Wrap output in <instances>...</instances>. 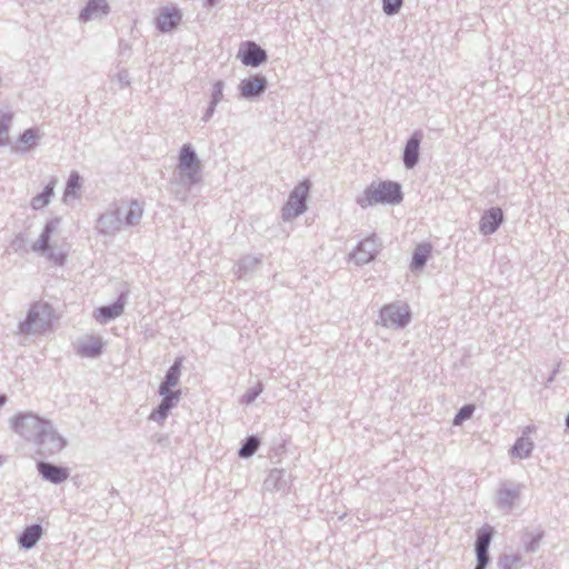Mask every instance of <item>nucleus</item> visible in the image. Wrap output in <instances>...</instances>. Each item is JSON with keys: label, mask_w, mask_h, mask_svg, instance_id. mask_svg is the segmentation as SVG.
<instances>
[{"label": "nucleus", "mask_w": 569, "mask_h": 569, "mask_svg": "<svg viewBox=\"0 0 569 569\" xmlns=\"http://www.w3.org/2000/svg\"><path fill=\"white\" fill-rule=\"evenodd\" d=\"M53 231V223L47 224L40 238L34 242L33 250L46 253L48 260L54 266H62L69 251V243L63 237L53 239L51 243Z\"/></svg>", "instance_id": "1"}, {"label": "nucleus", "mask_w": 569, "mask_h": 569, "mask_svg": "<svg viewBox=\"0 0 569 569\" xmlns=\"http://www.w3.org/2000/svg\"><path fill=\"white\" fill-rule=\"evenodd\" d=\"M12 429L27 440L42 443L52 428L50 423L32 413L18 415L12 419Z\"/></svg>", "instance_id": "2"}, {"label": "nucleus", "mask_w": 569, "mask_h": 569, "mask_svg": "<svg viewBox=\"0 0 569 569\" xmlns=\"http://www.w3.org/2000/svg\"><path fill=\"white\" fill-rule=\"evenodd\" d=\"M402 200L400 186L396 182L383 181L368 187L363 197L359 199L362 207L377 203H399Z\"/></svg>", "instance_id": "3"}, {"label": "nucleus", "mask_w": 569, "mask_h": 569, "mask_svg": "<svg viewBox=\"0 0 569 569\" xmlns=\"http://www.w3.org/2000/svg\"><path fill=\"white\" fill-rule=\"evenodd\" d=\"M54 319L53 310L48 303H37L31 308L21 330L27 335L44 332L51 328Z\"/></svg>", "instance_id": "4"}, {"label": "nucleus", "mask_w": 569, "mask_h": 569, "mask_svg": "<svg viewBox=\"0 0 569 569\" xmlns=\"http://www.w3.org/2000/svg\"><path fill=\"white\" fill-rule=\"evenodd\" d=\"M310 189L309 181H302L290 193L288 201L282 208L284 219H292L306 210V199Z\"/></svg>", "instance_id": "5"}, {"label": "nucleus", "mask_w": 569, "mask_h": 569, "mask_svg": "<svg viewBox=\"0 0 569 569\" xmlns=\"http://www.w3.org/2000/svg\"><path fill=\"white\" fill-rule=\"evenodd\" d=\"M381 320L385 326L403 327L410 320V312L406 305H388L381 310Z\"/></svg>", "instance_id": "6"}, {"label": "nucleus", "mask_w": 569, "mask_h": 569, "mask_svg": "<svg viewBox=\"0 0 569 569\" xmlns=\"http://www.w3.org/2000/svg\"><path fill=\"white\" fill-rule=\"evenodd\" d=\"M379 248L380 243L376 237H367L358 243L351 253V259L358 264L368 263L373 260Z\"/></svg>", "instance_id": "7"}, {"label": "nucleus", "mask_w": 569, "mask_h": 569, "mask_svg": "<svg viewBox=\"0 0 569 569\" xmlns=\"http://www.w3.org/2000/svg\"><path fill=\"white\" fill-rule=\"evenodd\" d=\"M238 58L246 66H259L267 59L264 50L258 47L254 42H244L241 44Z\"/></svg>", "instance_id": "8"}, {"label": "nucleus", "mask_w": 569, "mask_h": 569, "mask_svg": "<svg viewBox=\"0 0 569 569\" xmlns=\"http://www.w3.org/2000/svg\"><path fill=\"white\" fill-rule=\"evenodd\" d=\"M178 168L181 174H186L191 179L199 171L200 162L189 144L181 148Z\"/></svg>", "instance_id": "9"}, {"label": "nucleus", "mask_w": 569, "mask_h": 569, "mask_svg": "<svg viewBox=\"0 0 569 569\" xmlns=\"http://www.w3.org/2000/svg\"><path fill=\"white\" fill-rule=\"evenodd\" d=\"M181 21V13L176 8H163L158 18L157 26L162 32H170L178 27Z\"/></svg>", "instance_id": "10"}, {"label": "nucleus", "mask_w": 569, "mask_h": 569, "mask_svg": "<svg viewBox=\"0 0 569 569\" xmlns=\"http://www.w3.org/2000/svg\"><path fill=\"white\" fill-rule=\"evenodd\" d=\"M38 470L43 478L53 483L63 482L69 477V472L66 468L57 467L47 462H39Z\"/></svg>", "instance_id": "11"}, {"label": "nucleus", "mask_w": 569, "mask_h": 569, "mask_svg": "<svg viewBox=\"0 0 569 569\" xmlns=\"http://www.w3.org/2000/svg\"><path fill=\"white\" fill-rule=\"evenodd\" d=\"M502 211L499 208H493L486 212L480 221V231L485 234H490L497 230L502 221Z\"/></svg>", "instance_id": "12"}, {"label": "nucleus", "mask_w": 569, "mask_h": 569, "mask_svg": "<svg viewBox=\"0 0 569 569\" xmlns=\"http://www.w3.org/2000/svg\"><path fill=\"white\" fill-rule=\"evenodd\" d=\"M267 81L263 77L254 76L241 81L240 91L246 98L258 96L266 88Z\"/></svg>", "instance_id": "13"}, {"label": "nucleus", "mask_w": 569, "mask_h": 569, "mask_svg": "<svg viewBox=\"0 0 569 569\" xmlns=\"http://www.w3.org/2000/svg\"><path fill=\"white\" fill-rule=\"evenodd\" d=\"M161 396L163 397L161 403L150 416L151 419L158 421L166 419L168 411L173 407L174 402L178 401L180 391L166 392V395Z\"/></svg>", "instance_id": "14"}, {"label": "nucleus", "mask_w": 569, "mask_h": 569, "mask_svg": "<svg viewBox=\"0 0 569 569\" xmlns=\"http://www.w3.org/2000/svg\"><path fill=\"white\" fill-rule=\"evenodd\" d=\"M108 12L107 0H89L87 7L82 10L80 18L87 21L93 17L106 14Z\"/></svg>", "instance_id": "15"}, {"label": "nucleus", "mask_w": 569, "mask_h": 569, "mask_svg": "<svg viewBox=\"0 0 569 569\" xmlns=\"http://www.w3.org/2000/svg\"><path fill=\"white\" fill-rule=\"evenodd\" d=\"M180 367L181 361L177 360L171 368L168 370L166 375L164 381L160 386V395H166V392H172L170 389L171 387H174L178 385L179 377H180Z\"/></svg>", "instance_id": "16"}, {"label": "nucleus", "mask_w": 569, "mask_h": 569, "mask_svg": "<svg viewBox=\"0 0 569 569\" xmlns=\"http://www.w3.org/2000/svg\"><path fill=\"white\" fill-rule=\"evenodd\" d=\"M42 536V528L39 525L27 527L19 538V543L26 548H32Z\"/></svg>", "instance_id": "17"}, {"label": "nucleus", "mask_w": 569, "mask_h": 569, "mask_svg": "<svg viewBox=\"0 0 569 569\" xmlns=\"http://www.w3.org/2000/svg\"><path fill=\"white\" fill-rule=\"evenodd\" d=\"M123 311V303L117 302L112 306L101 307L96 310L94 318L97 321L104 323L110 319L119 317Z\"/></svg>", "instance_id": "18"}, {"label": "nucleus", "mask_w": 569, "mask_h": 569, "mask_svg": "<svg viewBox=\"0 0 569 569\" xmlns=\"http://www.w3.org/2000/svg\"><path fill=\"white\" fill-rule=\"evenodd\" d=\"M491 529H482L478 533L476 551L478 560L488 561V547L491 540Z\"/></svg>", "instance_id": "19"}, {"label": "nucleus", "mask_w": 569, "mask_h": 569, "mask_svg": "<svg viewBox=\"0 0 569 569\" xmlns=\"http://www.w3.org/2000/svg\"><path fill=\"white\" fill-rule=\"evenodd\" d=\"M101 349L102 342L96 337H90L83 340L78 347L79 353L84 357H96L101 352Z\"/></svg>", "instance_id": "20"}, {"label": "nucleus", "mask_w": 569, "mask_h": 569, "mask_svg": "<svg viewBox=\"0 0 569 569\" xmlns=\"http://www.w3.org/2000/svg\"><path fill=\"white\" fill-rule=\"evenodd\" d=\"M431 244L429 243H421L418 244L415 249L412 261H411V268L412 269H420L425 266L426 261L428 260L430 253H431Z\"/></svg>", "instance_id": "21"}, {"label": "nucleus", "mask_w": 569, "mask_h": 569, "mask_svg": "<svg viewBox=\"0 0 569 569\" xmlns=\"http://www.w3.org/2000/svg\"><path fill=\"white\" fill-rule=\"evenodd\" d=\"M419 154V139L412 137L406 146L403 161L408 168H412L418 161Z\"/></svg>", "instance_id": "22"}, {"label": "nucleus", "mask_w": 569, "mask_h": 569, "mask_svg": "<svg viewBox=\"0 0 569 569\" xmlns=\"http://www.w3.org/2000/svg\"><path fill=\"white\" fill-rule=\"evenodd\" d=\"M39 139V133L34 129L26 130L19 138L17 142V149L21 151H27L33 148L37 144Z\"/></svg>", "instance_id": "23"}, {"label": "nucleus", "mask_w": 569, "mask_h": 569, "mask_svg": "<svg viewBox=\"0 0 569 569\" xmlns=\"http://www.w3.org/2000/svg\"><path fill=\"white\" fill-rule=\"evenodd\" d=\"M53 193V183L48 184L43 192L32 199V207L34 209H41L49 203L50 197Z\"/></svg>", "instance_id": "24"}, {"label": "nucleus", "mask_w": 569, "mask_h": 569, "mask_svg": "<svg viewBox=\"0 0 569 569\" xmlns=\"http://www.w3.org/2000/svg\"><path fill=\"white\" fill-rule=\"evenodd\" d=\"M531 449V442L526 439H519L512 448V453L519 458H523L530 453Z\"/></svg>", "instance_id": "25"}, {"label": "nucleus", "mask_w": 569, "mask_h": 569, "mask_svg": "<svg viewBox=\"0 0 569 569\" xmlns=\"http://www.w3.org/2000/svg\"><path fill=\"white\" fill-rule=\"evenodd\" d=\"M259 447V441L254 437L248 439L246 445L240 449L241 457H250L252 456Z\"/></svg>", "instance_id": "26"}, {"label": "nucleus", "mask_w": 569, "mask_h": 569, "mask_svg": "<svg viewBox=\"0 0 569 569\" xmlns=\"http://www.w3.org/2000/svg\"><path fill=\"white\" fill-rule=\"evenodd\" d=\"M475 411V407L472 405H467L462 407L457 416L455 417V425H460L466 419H469Z\"/></svg>", "instance_id": "27"}, {"label": "nucleus", "mask_w": 569, "mask_h": 569, "mask_svg": "<svg viewBox=\"0 0 569 569\" xmlns=\"http://www.w3.org/2000/svg\"><path fill=\"white\" fill-rule=\"evenodd\" d=\"M402 0H383V11L387 14H393L401 8Z\"/></svg>", "instance_id": "28"}, {"label": "nucleus", "mask_w": 569, "mask_h": 569, "mask_svg": "<svg viewBox=\"0 0 569 569\" xmlns=\"http://www.w3.org/2000/svg\"><path fill=\"white\" fill-rule=\"evenodd\" d=\"M80 188V177L77 173H72L69 177L66 193H74Z\"/></svg>", "instance_id": "29"}, {"label": "nucleus", "mask_w": 569, "mask_h": 569, "mask_svg": "<svg viewBox=\"0 0 569 569\" xmlns=\"http://www.w3.org/2000/svg\"><path fill=\"white\" fill-rule=\"evenodd\" d=\"M142 210L139 206H134L130 209L128 216H127V222L129 224H133L138 221V219L141 217Z\"/></svg>", "instance_id": "30"}, {"label": "nucleus", "mask_w": 569, "mask_h": 569, "mask_svg": "<svg viewBox=\"0 0 569 569\" xmlns=\"http://www.w3.org/2000/svg\"><path fill=\"white\" fill-rule=\"evenodd\" d=\"M488 561H485V560H478V565H477V568L476 569H485V567L487 566Z\"/></svg>", "instance_id": "31"}, {"label": "nucleus", "mask_w": 569, "mask_h": 569, "mask_svg": "<svg viewBox=\"0 0 569 569\" xmlns=\"http://www.w3.org/2000/svg\"><path fill=\"white\" fill-rule=\"evenodd\" d=\"M6 402V397L4 396H0V406L3 405Z\"/></svg>", "instance_id": "32"}, {"label": "nucleus", "mask_w": 569, "mask_h": 569, "mask_svg": "<svg viewBox=\"0 0 569 569\" xmlns=\"http://www.w3.org/2000/svg\"><path fill=\"white\" fill-rule=\"evenodd\" d=\"M209 6H213L216 0H207Z\"/></svg>", "instance_id": "33"}, {"label": "nucleus", "mask_w": 569, "mask_h": 569, "mask_svg": "<svg viewBox=\"0 0 569 569\" xmlns=\"http://www.w3.org/2000/svg\"><path fill=\"white\" fill-rule=\"evenodd\" d=\"M566 423H567V427L569 428V416L567 417Z\"/></svg>", "instance_id": "34"}]
</instances>
